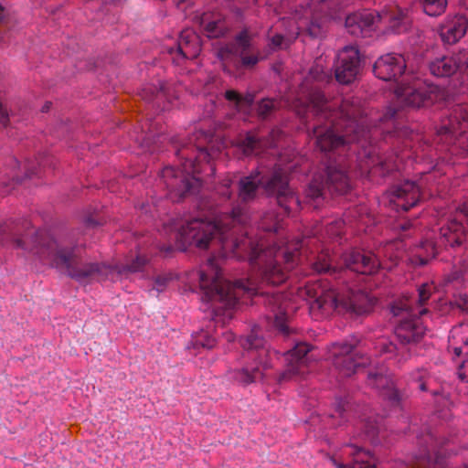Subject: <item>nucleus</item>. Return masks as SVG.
Here are the masks:
<instances>
[{
  "label": "nucleus",
  "mask_w": 468,
  "mask_h": 468,
  "mask_svg": "<svg viewBox=\"0 0 468 468\" xmlns=\"http://www.w3.org/2000/svg\"><path fill=\"white\" fill-rule=\"evenodd\" d=\"M226 232H224L223 236L220 237V240L223 242V246L225 249H231L234 253L238 254V257H240V254H239V251H244L247 252L249 250H251L253 254L258 253V246H254L253 242L248 239L245 238L241 239L240 241H238L237 239L229 241L228 237L226 236ZM259 250H261V247L259 248Z\"/></svg>",
  "instance_id": "obj_27"
},
{
  "label": "nucleus",
  "mask_w": 468,
  "mask_h": 468,
  "mask_svg": "<svg viewBox=\"0 0 468 468\" xmlns=\"http://www.w3.org/2000/svg\"><path fill=\"white\" fill-rule=\"evenodd\" d=\"M264 229L267 231H277V229H278L276 226H274L272 228H264Z\"/></svg>",
  "instance_id": "obj_61"
},
{
  "label": "nucleus",
  "mask_w": 468,
  "mask_h": 468,
  "mask_svg": "<svg viewBox=\"0 0 468 468\" xmlns=\"http://www.w3.org/2000/svg\"><path fill=\"white\" fill-rule=\"evenodd\" d=\"M344 262L347 269L361 274H373L380 266L375 255L355 250L344 254Z\"/></svg>",
  "instance_id": "obj_17"
},
{
  "label": "nucleus",
  "mask_w": 468,
  "mask_h": 468,
  "mask_svg": "<svg viewBox=\"0 0 468 468\" xmlns=\"http://www.w3.org/2000/svg\"><path fill=\"white\" fill-rule=\"evenodd\" d=\"M34 246L30 250L40 259L47 261L56 268L64 269L69 277L79 282L99 279L113 272V269L107 265L89 263L81 268H73L71 260L72 250L61 247L54 238L46 231L37 232L33 237Z\"/></svg>",
  "instance_id": "obj_1"
},
{
  "label": "nucleus",
  "mask_w": 468,
  "mask_h": 468,
  "mask_svg": "<svg viewBox=\"0 0 468 468\" xmlns=\"http://www.w3.org/2000/svg\"><path fill=\"white\" fill-rule=\"evenodd\" d=\"M424 12L431 16L442 14L447 6V0H421Z\"/></svg>",
  "instance_id": "obj_28"
},
{
  "label": "nucleus",
  "mask_w": 468,
  "mask_h": 468,
  "mask_svg": "<svg viewBox=\"0 0 468 468\" xmlns=\"http://www.w3.org/2000/svg\"><path fill=\"white\" fill-rule=\"evenodd\" d=\"M382 19L391 21L397 19V17L387 13L379 14L368 10L358 11L346 16V28L354 37H365L374 30L375 25Z\"/></svg>",
  "instance_id": "obj_7"
},
{
  "label": "nucleus",
  "mask_w": 468,
  "mask_h": 468,
  "mask_svg": "<svg viewBox=\"0 0 468 468\" xmlns=\"http://www.w3.org/2000/svg\"><path fill=\"white\" fill-rule=\"evenodd\" d=\"M309 74L314 80H324L327 77V68H324L322 64V60L319 59L310 69Z\"/></svg>",
  "instance_id": "obj_36"
},
{
  "label": "nucleus",
  "mask_w": 468,
  "mask_h": 468,
  "mask_svg": "<svg viewBox=\"0 0 468 468\" xmlns=\"http://www.w3.org/2000/svg\"><path fill=\"white\" fill-rule=\"evenodd\" d=\"M351 468H376V464L375 463L360 464V463H352Z\"/></svg>",
  "instance_id": "obj_54"
},
{
  "label": "nucleus",
  "mask_w": 468,
  "mask_h": 468,
  "mask_svg": "<svg viewBox=\"0 0 468 468\" xmlns=\"http://www.w3.org/2000/svg\"><path fill=\"white\" fill-rule=\"evenodd\" d=\"M408 228H409V227H406V226H402V227H401V229H408Z\"/></svg>",
  "instance_id": "obj_64"
},
{
  "label": "nucleus",
  "mask_w": 468,
  "mask_h": 468,
  "mask_svg": "<svg viewBox=\"0 0 468 468\" xmlns=\"http://www.w3.org/2000/svg\"><path fill=\"white\" fill-rule=\"evenodd\" d=\"M425 248V255L420 253L415 257V263L419 265H424L428 262L429 260L435 257L437 251L432 242H425L423 244Z\"/></svg>",
  "instance_id": "obj_33"
},
{
  "label": "nucleus",
  "mask_w": 468,
  "mask_h": 468,
  "mask_svg": "<svg viewBox=\"0 0 468 468\" xmlns=\"http://www.w3.org/2000/svg\"><path fill=\"white\" fill-rule=\"evenodd\" d=\"M353 452H351L353 456V462L354 463H375L373 462V455L368 451H365L362 448H359L357 446H352Z\"/></svg>",
  "instance_id": "obj_30"
},
{
  "label": "nucleus",
  "mask_w": 468,
  "mask_h": 468,
  "mask_svg": "<svg viewBox=\"0 0 468 468\" xmlns=\"http://www.w3.org/2000/svg\"><path fill=\"white\" fill-rule=\"evenodd\" d=\"M326 185L329 189L332 187L336 193L344 194L348 189L347 176L336 167H328Z\"/></svg>",
  "instance_id": "obj_24"
},
{
  "label": "nucleus",
  "mask_w": 468,
  "mask_h": 468,
  "mask_svg": "<svg viewBox=\"0 0 468 468\" xmlns=\"http://www.w3.org/2000/svg\"><path fill=\"white\" fill-rule=\"evenodd\" d=\"M431 294V286L429 284H422L419 288V303L424 304Z\"/></svg>",
  "instance_id": "obj_41"
},
{
  "label": "nucleus",
  "mask_w": 468,
  "mask_h": 468,
  "mask_svg": "<svg viewBox=\"0 0 468 468\" xmlns=\"http://www.w3.org/2000/svg\"><path fill=\"white\" fill-rule=\"evenodd\" d=\"M310 351L309 346L305 343L297 344L293 349L285 353L286 369L282 373L280 379H291L298 375L303 374V368L307 365V354Z\"/></svg>",
  "instance_id": "obj_13"
},
{
  "label": "nucleus",
  "mask_w": 468,
  "mask_h": 468,
  "mask_svg": "<svg viewBox=\"0 0 468 468\" xmlns=\"http://www.w3.org/2000/svg\"><path fill=\"white\" fill-rule=\"evenodd\" d=\"M391 311L395 316H399L402 315L404 311L408 312V309L405 307V305H394L392 306Z\"/></svg>",
  "instance_id": "obj_50"
},
{
  "label": "nucleus",
  "mask_w": 468,
  "mask_h": 468,
  "mask_svg": "<svg viewBox=\"0 0 468 468\" xmlns=\"http://www.w3.org/2000/svg\"><path fill=\"white\" fill-rule=\"evenodd\" d=\"M368 382H369V385H371L372 387L377 388H392V385H391L389 379L388 378V377L381 373H378V374L369 373L368 374Z\"/></svg>",
  "instance_id": "obj_32"
},
{
  "label": "nucleus",
  "mask_w": 468,
  "mask_h": 468,
  "mask_svg": "<svg viewBox=\"0 0 468 468\" xmlns=\"http://www.w3.org/2000/svg\"><path fill=\"white\" fill-rule=\"evenodd\" d=\"M310 312L315 319L324 318L331 314L341 305L354 316L368 314L375 304V300L367 293L358 291L353 292L348 301L339 303L337 293L335 290L322 289L310 286L306 290Z\"/></svg>",
  "instance_id": "obj_2"
},
{
  "label": "nucleus",
  "mask_w": 468,
  "mask_h": 468,
  "mask_svg": "<svg viewBox=\"0 0 468 468\" xmlns=\"http://www.w3.org/2000/svg\"><path fill=\"white\" fill-rule=\"evenodd\" d=\"M360 66L359 50L355 46H346L337 55L335 74L342 84H349L356 78Z\"/></svg>",
  "instance_id": "obj_9"
},
{
  "label": "nucleus",
  "mask_w": 468,
  "mask_h": 468,
  "mask_svg": "<svg viewBox=\"0 0 468 468\" xmlns=\"http://www.w3.org/2000/svg\"><path fill=\"white\" fill-rule=\"evenodd\" d=\"M261 376L262 372L259 367H243L229 372V378L242 385L250 384L256 379L261 378Z\"/></svg>",
  "instance_id": "obj_26"
},
{
  "label": "nucleus",
  "mask_w": 468,
  "mask_h": 468,
  "mask_svg": "<svg viewBox=\"0 0 468 468\" xmlns=\"http://www.w3.org/2000/svg\"><path fill=\"white\" fill-rule=\"evenodd\" d=\"M396 356H398V363H402L404 362L408 356H399V355H396Z\"/></svg>",
  "instance_id": "obj_59"
},
{
  "label": "nucleus",
  "mask_w": 468,
  "mask_h": 468,
  "mask_svg": "<svg viewBox=\"0 0 468 468\" xmlns=\"http://www.w3.org/2000/svg\"><path fill=\"white\" fill-rule=\"evenodd\" d=\"M268 191L277 194L278 203L286 211L291 210L293 206H299L298 197L288 188L286 176L281 171H276L270 182L265 186Z\"/></svg>",
  "instance_id": "obj_14"
},
{
  "label": "nucleus",
  "mask_w": 468,
  "mask_h": 468,
  "mask_svg": "<svg viewBox=\"0 0 468 468\" xmlns=\"http://www.w3.org/2000/svg\"><path fill=\"white\" fill-rule=\"evenodd\" d=\"M398 101L407 106L420 107L429 99L428 91L420 80H414L410 75L402 77L395 89Z\"/></svg>",
  "instance_id": "obj_8"
},
{
  "label": "nucleus",
  "mask_w": 468,
  "mask_h": 468,
  "mask_svg": "<svg viewBox=\"0 0 468 468\" xmlns=\"http://www.w3.org/2000/svg\"><path fill=\"white\" fill-rule=\"evenodd\" d=\"M192 166L190 160L184 164V171L174 167H165L162 171V178L168 189V196L173 201H179L186 193L200 186L199 180L190 175L188 168Z\"/></svg>",
  "instance_id": "obj_5"
},
{
  "label": "nucleus",
  "mask_w": 468,
  "mask_h": 468,
  "mask_svg": "<svg viewBox=\"0 0 468 468\" xmlns=\"http://www.w3.org/2000/svg\"><path fill=\"white\" fill-rule=\"evenodd\" d=\"M243 223L241 210L234 208L230 216L218 219L217 222L193 219L182 225L177 232L176 239L181 243L180 250H185L186 246H195L204 250L208 247L212 237L218 233L219 238L229 229V222Z\"/></svg>",
  "instance_id": "obj_3"
},
{
  "label": "nucleus",
  "mask_w": 468,
  "mask_h": 468,
  "mask_svg": "<svg viewBox=\"0 0 468 468\" xmlns=\"http://www.w3.org/2000/svg\"><path fill=\"white\" fill-rule=\"evenodd\" d=\"M459 144L462 148L468 152V133L463 134L459 138Z\"/></svg>",
  "instance_id": "obj_52"
},
{
  "label": "nucleus",
  "mask_w": 468,
  "mask_h": 468,
  "mask_svg": "<svg viewBox=\"0 0 468 468\" xmlns=\"http://www.w3.org/2000/svg\"><path fill=\"white\" fill-rule=\"evenodd\" d=\"M276 257H282L287 264H291V261H292L293 253L292 251H289L288 250H279L276 254Z\"/></svg>",
  "instance_id": "obj_45"
},
{
  "label": "nucleus",
  "mask_w": 468,
  "mask_h": 468,
  "mask_svg": "<svg viewBox=\"0 0 468 468\" xmlns=\"http://www.w3.org/2000/svg\"><path fill=\"white\" fill-rule=\"evenodd\" d=\"M406 69V61L402 55L388 53L379 57L373 67L375 75L385 81L395 80L402 77Z\"/></svg>",
  "instance_id": "obj_10"
},
{
  "label": "nucleus",
  "mask_w": 468,
  "mask_h": 468,
  "mask_svg": "<svg viewBox=\"0 0 468 468\" xmlns=\"http://www.w3.org/2000/svg\"><path fill=\"white\" fill-rule=\"evenodd\" d=\"M388 197L398 210L408 211L418 203L420 197V187L414 182L405 181L393 187Z\"/></svg>",
  "instance_id": "obj_12"
},
{
  "label": "nucleus",
  "mask_w": 468,
  "mask_h": 468,
  "mask_svg": "<svg viewBox=\"0 0 468 468\" xmlns=\"http://www.w3.org/2000/svg\"><path fill=\"white\" fill-rule=\"evenodd\" d=\"M8 122V115L4 111L2 104L0 103V126L6 125Z\"/></svg>",
  "instance_id": "obj_51"
},
{
  "label": "nucleus",
  "mask_w": 468,
  "mask_h": 468,
  "mask_svg": "<svg viewBox=\"0 0 468 468\" xmlns=\"http://www.w3.org/2000/svg\"><path fill=\"white\" fill-rule=\"evenodd\" d=\"M287 22L290 24V28L286 31L285 36L277 34L271 38V44L275 48L286 47L289 43L296 39L300 34L302 26L305 24L298 11H296Z\"/></svg>",
  "instance_id": "obj_21"
},
{
  "label": "nucleus",
  "mask_w": 468,
  "mask_h": 468,
  "mask_svg": "<svg viewBox=\"0 0 468 468\" xmlns=\"http://www.w3.org/2000/svg\"><path fill=\"white\" fill-rule=\"evenodd\" d=\"M240 345L245 349H258L264 346V339L252 333L246 338H240Z\"/></svg>",
  "instance_id": "obj_31"
},
{
  "label": "nucleus",
  "mask_w": 468,
  "mask_h": 468,
  "mask_svg": "<svg viewBox=\"0 0 468 468\" xmlns=\"http://www.w3.org/2000/svg\"><path fill=\"white\" fill-rule=\"evenodd\" d=\"M206 30L208 37H218L223 35V26L220 22H209L206 26Z\"/></svg>",
  "instance_id": "obj_38"
},
{
  "label": "nucleus",
  "mask_w": 468,
  "mask_h": 468,
  "mask_svg": "<svg viewBox=\"0 0 468 468\" xmlns=\"http://www.w3.org/2000/svg\"><path fill=\"white\" fill-rule=\"evenodd\" d=\"M449 349H452L456 356L463 351H468V325L460 324L452 328L449 336Z\"/></svg>",
  "instance_id": "obj_22"
},
{
  "label": "nucleus",
  "mask_w": 468,
  "mask_h": 468,
  "mask_svg": "<svg viewBox=\"0 0 468 468\" xmlns=\"http://www.w3.org/2000/svg\"><path fill=\"white\" fill-rule=\"evenodd\" d=\"M458 377L468 382V358L463 360L458 367Z\"/></svg>",
  "instance_id": "obj_44"
},
{
  "label": "nucleus",
  "mask_w": 468,
  "mask_h": 468,
  "mask_svg": "<svg viewBox=\"0 0 468 468\" xmlns=\"http://www.w3.org/2000/svg\"><path fill=\"white\" fill-rule=\"evenodd\" d=\"M468 123V107L463 105L456 106L443 124L439 129L440 134H455L459 130L464 129Z\"/></svg>",
  "instance_id": "obj_20"
},
{
  "label": "nucleus",
  "mask_w": 468,
  "mask_h": 468,
  "mask_svg": "<svg viewBox=\"0 0 468 468\" xmlns=\"http://www.w3.org/2000/svg\"><path fill=\"white\" fill-rule=\"evenodd\" d=\"M166 280L165 279H157L155 281V290L157 292H162L164 288L165 287Z\"/></svg>",
  "instance_id": "obj_53"
},
{
  "label": "nucleus",
  "mask_w": 468,
  "mask_h": 468,
  "mask_svg": "<svg viewBox=\"0 0 468 468\" xmlns=\"http://www.w3.org/2000/svg\"><path fill=\"white\" fill-rule=\"evenodd\" d=\"M225 97L229 101H235L237 108L239 111H240L241 107L243 105H246L247 107H250L253 101V99L251 96H248L247 98H241L236 91L234 90H228L225 93Z\"/></svg>",
  "instance_id": "obj_34"
},
{
  "label": "nucleus",
  "mask_w": 468,
  "mask_h": 468,
  "mask_svg": "<svg viewBox=\"0 0 468 468\" xmlns=\"http://www.w3.org/2000/svg\"><path fill=\"white\" fill-rule=\"evenodd\" d=\"M241 60L244 66H253L259 61V58L257 56H245L241 58Z\"/></svg>",
  "instance_id": "obj_49"
},
{
  "label": "nucleus",
  "mask_w": 468,
  "mask_h": 468,
  "mask_svg": "<svg viewBox=\"0 0 468 468\" xmlns=\"http://www.w3.org/2000/svg\"><path fill=\"white\" fill-rule=\"evenodd\" d=\"M468 223V202L462 204L455 212L454 218L452 219L446 228L441 229V242L449 244L452 247L462 243V237L459 232H463L461 221Z\"/></svg>",
  "instance_id": "obj_15"
},
{
  "label": "nucleus",
  "mask_w": 468,
  "mask_h": 468,
  "mask_svg": "<svg viewBox=\"0 0 468 468\" xmlns=\"http://www.w3.org/2000/svg\"><path fill=\"white\" fill-rule=\"evenodd\" d=\"M366 129H368L366 121L358 122L356 120H349L343 135L336 136L332 130H328L324 134L317 135L316 144L321 151H330L345 144L358 142L360 135H365Z\"/></svg>",
  "instance_id": "obj_6"
},
{
  "label": "nucleus",
  "mask_w": 468,
  "mask_h": 468,
  "mask_svg": "<svg viewBox=\"0 0 468 468\" xmlns=\"http://www.w3.org/2000/svg\"><path fill=\"white\" fill-rule=\"evenodd\" d=\"M399 348L391 342L383 341L381 343V352L382 353H389L393 354L395 351H398Z\"/></svg>",
  "instance_id": "obj_46"
},
{
  "label": "nucleus",
  "mask_w": 468,
  "mask_h": 468,
  "mask_svg": "<svg viewBox=\"0 0 468 468\" xmlns=\"http://www.w3.org/2000/svg\"><path fill=\"white\" fill-rule=\"evenodd\" d=\"M334 365L342 377H350L356 373L360 366L365 363L358 361L361 357H357L354 351V346L346 344H335L334 346Z\"/></svg>",
  "instance_id": "obj_11"
},
{
  "label": "nucleus",
  "mask_w": 468,
  "mask_h": 468,
  "mask_svg": "<svg viewBox=\"0 0 468 468\" xmlns=\"http://www.w3.org/2000/svg\"><path fill=\"white\" fill-rule=\"evenodd\" d=\"M307 32L312 37H322L324 35V28L321 23L311 21L307 25Z\"/></svg>",
  "instance_id": "obj_37"
},
{
  "label": "nucleus",
  "mask_w": 468,
  "mask_h": 468,
  "mask_svg": "<svg viewBox=\"0 0 468 468\" xmlns=\"http://www.w3.org/2000/svg\"><path fill=\"white\" fill-rule=\"evenodd\" d=\"M231 180L229 179H225L223 181V184H222V187L224 188L223 190H218L219 193L224 196L225 197L227 198H229L230 197V192L229 191V188L231 186Z\"/></svg>",
  "instance_id": "obj_48"
},
{
  "label": "nucleus",
  "mask_w": 468,
  "mask_h": 468,
  "mask_svg": "<svg viewBox=\"0 0 468 468\" xmlns=\"http://www.w3.org/2000/svg\"><path fill=\"white\" fill-rule=\"evenodd\" d=\"M236 41H237L238 46L242 50H246L247 48H249L250 47V37H249L248 32L246 30L240 32L237 36Z\"/></svg>",
  "instance_id": "obj_42"
},
{
  "label": "nucleus",
  "mask_w": 468,
  "mask_h": 468,
  "mask_svg": "<svg viewBox=\"0 0 468 468\" xmlns=\"http://www.w3.org/2000/svg\"><path fill=\"white\" fill-rule=\"evenodd\" d=\"M427 376V372L423 369H417L414 372L411 373V378L412 380L419 382V388L421 391L426 390V386L424 383V378Z\"/></svg>",
  "instance_id": "obj_39"
},
{
  "label": "nucleus",
  "mask_w": 468,
  "mask_h": 468,
  "mask_svg": "<svg viewBox=\"0 0 468 468\" xmlns=\"http://www.w3.org/2000/svg\"><path fill=\"white\" fill-rule=\"evenodd\" d=\"M335 224L338 226V225H341L342 222L341 221H338V222H335Z\"/></svg>",
  "instance_id": "obj_63"
},
{
  "label": "nucleus",
  "mask_w": 468,
  "mask_h": 468,
  "mask_svg": "<svg viewBox=\"0 0 468 468\" xmlns=\"http://www.w3.org/2000/svg\"><path fill=\"white\" fill-rule=\"evenodd\" d=\"M225 52H230V50H229L227 48H222L219 52H218V56L220 57L221 59H224L225 58Z\"/></svg>",
  "instance_id": "obj_57"
},
{
  "label": "nucleus",
  "mask_w": 468,
  "mask_h": 468,
  "mask_svg": "<svg viewBox=\"0 0 468 468\" xmlns=\"http://www.w3.org/2000/svg\"><path fill=\"white\" fill-rule=\"evenodd\" d=\"M277 326L280 328L281 331L284 332L286 330V326L282 322V318L278 315L275 316Z\"/></svg>",
  "instance_id": "obj_55"
},
{
  "label": "nucleus",
  "mask_w": 468,
  "mask_h": 468,
  "mask_svg": "<svg viewBox=\"0 0 468 468\" xmlns=\"http://www.w3.org/2000/svg\"><path fill=\"white\" fill-rule=\"evenodd\" d=\"M259 173L242 178L239 182V196L243 201H248L255 197V192L261 180L258 178Z\"/></svg>",
  "instance_id": "obj_25"
},
{
  "label": "nucleus",
  "mask_w": 468,
  "mask_h": 468,
  "mask_svg": "<svg viewBox=\"0 0 468 468\" xmlns=\"http://www.w3.org/2000/svg\"><path fill=\"white\" fill-rule=\"evenodd\" d=\"M275 107V101L271 99H264L259 103L258 111L261 115L268 114Z\"/></svg>",
  "instance_id": "obj_40"
},
{
  "label": "nucleus",
  "mask_w": 468,
  "mask_h": 468,
  "mask_svg": "<svg viewBox=\"0 0 468 468\" xmlns=\"http://www.w3.org/2000/svg\"><path fill=\"white\" fill-rule=\"evenodd\" d=\"M468 21L461 15L447 16L439 27V34L445 44L457 43L467 31Z\"/></svg>",
  "instance_id": "obj_16"
},
{
  "label": "nucleus",
  "mask_w": 468,
  "mask_h": 468,
  "mask_svg": "<svg viewBox=\"0 0 468 468\" xmlns=\"http://www.w3.org/2000/svg\"><path fill=\"white\" fill-rule=\"evenodd\" d=\"M427 312L426 309H421L419 311V314L422 315L423 314H425Z\"/></svg>",
  "instance_id": "obj_62"
},
{
  "label": "nucleus",
  "mask_w": 468,
  "mask_h": 468,
  "mask_svg": "<svg viewBox=\"0 0 468 468\" xmlns=\"http://www.w3.org/2000/svg\"><path fill=\"white\" fill-rule=\"evenodd\" d=\"M314 269L318 271V272H323V271H327L329 267L327 264H315V267Z\"/></svg>",
  "instance_id": "obj_56"
},
{
  "label": "nucleus",
  "mask_w": 468,
  "mask_h": 468,
  "mask_svg": "<svg viewBox=\"0 0 468 468\" xmlns=\"http://www.w3.org/2000/svg\"><path fill=\"white\" fill-rule=\"evenodd\" d=\"M201 51V43L198 35L192 29L181 32L176 48L177 54L183 58H196Z\"/></svg>",
  "instance_id": "obj_19"
},
{
  "label": "nucleus",
  "mask_w": 468,
  "mask_h": 468,
  "mask_svg": "<svg viewBox=\"0 0 468 468\" xmlns=\"http://www.w3.org/2000/svg\"><path fill=\"white\" fill-rule=\"evenodd\" d=\"M307 196L312 197L313 199H316L322 196V190L318 186L311 185L307 191Z\"/></svg>",
  "instance_id": "obj_47"
},
{
  "label": "nucleus",
  "mask_w": 468,
  "mask_h": 468,
  "mask_svg": "<svg viewBox=\"0 0 468 468\" xmlns=\"http://www.w3.org/2000/svg\"><path fill=\"white\" fill-rule=\"evenodd\" d=\"M263 279L270 284L278 285L286 280V274L279 266L271 265L264 271Z\"/></svg>",
  "instance_id": "obj_29"
},
{
  "label": "nucleus",
  "mask_w": 468,
  "mask_h": 468,
  "mask_svg": "<svg viewBox=\"0 0 468 468\" xmlns=\"http://www.w3.org/2000/svg\"><path fill=\"white\" fill-rule=\"evenodd\" d=\"M145 262L146 260L144 257L137 256L133 263L126 266L125 270L133 272L138 271L141 267L145 264Z\"/></svg>",
  "instance_id": "obj_43"
},
{
  "label": "nucleus",
  "mask_w": 468,
  "mask_h": 468,
  "mask_svg": "<svg viewBox=\"0 0 468 468\" xmlns=\"http://www.w3.org/2000/svg\"><path fill=\"white\" fill-rule=\"evenodd\" d=\"M259 142L253 136H248L240 143L239 147L245 155H250L253 154Z\"/></svg>",
  "instance_id": "obj_35"
},
{
  "label": "nucleus",
  "mask_w": 468,
  "mask_h": 468,
  "mask_svg": "<svg viewBox=\"0 0 468 468\" xmlns=\"http://www.w3.org/2000/svg\"><path fill=\"white\" fill-rule=\"evenodd\" d=\"M200 281V286L203 289L215 291L218 300L225 303L226 306L233 307L237 303L239 294L238 290H242L248 293H257V289L250 286L249 282L237 281L234 284L223 281L220 277L218 268L214 260H209L207 263L206 271L197 272Z\"/></svg>",
  "instance_id": "obj_4"
},
{
  "label": "nucleus",
  "mask_w": 468,
  "mask_h": 468,
  "mask_svg": "<svg viewBox=\"0 0 468 468\" xmlns=\"http://www.w3.org/2000/svg\"><path fill=\"white\" fill-rule=\"evenodd\" d=\"M16 246L19 248H26L25 241L20 239H16Z\"/></svg>",
  "instance_id": "obj_58"
},
{
  "label": "nucleus",
  "mask_w": 468,
  "mask_h": 468,
  "mask_svg": "<svg viewBox=\"0 0 468 468\" xmlns=\"http://www.w3.org/2000/svg\"><path fill=\"white\" fill-rule=\"evenodd\" d=\"M333 463L335 464V468H346L345 465L337 463L336 461L333 460Z\"/></svg>",
  "instance_id": "obj_60"
},
{
  "label": "nucleus",
  "mask_w": 468,
  "mask_h": 468,
  "mask_svg": "<svg viewBox=\"0 0 468 468\" xmlns=\"http://www.w3.org/2000/svg\"><path fill=\"white\" fill-rule=\"evenodd\" d=\"M424 327L419 319L403 320L395 328V335L400 345H414L424 335Z\"/></svg>",
  "instance_id": "obj_18"
},
{
  "label": "nucleus",
  "mask_w": 468,
  "mask_h": 468,
  "mask_svg": "<svg viewBox=\"0 0 468 468\" xmlns=\"http://www.w3.org/2000/svg\"><path fill=\"white\" fill-rule=\"evenodd\" d=\"M459 68V62L453 57H442L436 58L430 64L431 73L439 78L450 77Z\"/></svg>",
  "instance_id": "obj_23"
}]
</instances>
